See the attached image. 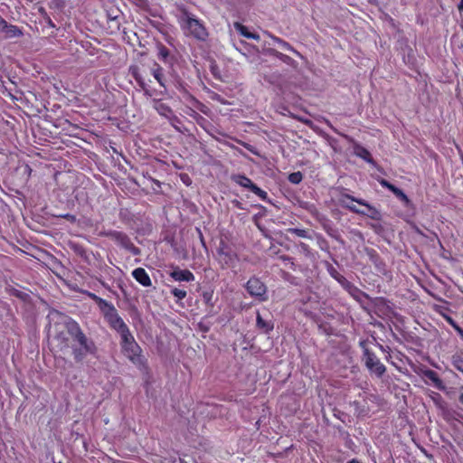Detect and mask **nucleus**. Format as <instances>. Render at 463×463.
<instances>
[{
    "label": "nucleus",
    "mask_w": 463,
    "mask_h": 463,
    "mask_svg": "<svg viewBox=\"0 0 463 463\" xmlns=\"http://www.w3.org/2000/svg\"><path fill=\"white\" fill-rule=\"evenodd\" d=\"M348 463H359V461H358V460H356V459H352V460H350Z\"/></svg>",
    "instance_id": "bb28decb"
},
{
    "label": "nucleus",
    "mask_w": 463,
    "mask_h": 463,
    "mask_svg": "<svg viewBox=\"0 0 463 463\" xmlns=\"http://www.w3.org/2000/svg\"><path fill=\"white\" fill-rule=\"evenodd\" d=\"M246 289L250 296L257 298L260 301H264L267 299L266 287L259 279L252 278L249 279V281L246 284Z\"/></svg>",
    "instance_id": "f03ea898"
},
{
    "label": "nucleus",
    "mask_w": 463,
    "mask_h": 463,
    "mask_svg": "<svg viewBox=\"0 0 463 463\" xmlns=\"http://www.w3.org/2000/svg\"><path fill=\"white\" fill-rule=\"evenodd\" d=\"M453 364L458 371L463 373V360L456 358L453 360Z\"/></svg>",
    "instance_id": "6ab92c4d"
},
{
    "label": "nucleus",
    "mask_w": 463,
    "mask_h": 463,
    "mask_svg": "<svg viewBox=\"0 0 463 463\" xmlns=\"http://www.w3.org/2000/svg\"><path fill=\"white\" fill-rule=\"evenodd\" d=\"M121 346L124 354L135 364L142 363V350L135 341L131 333L121 337Z\"/></svg>",
    "instance_id": "f257e3e1"
},
{
    "label": "nucleus",
    "mask_w": 463,
    "mask_h": 463,
    "mask_svg": "<svg viewBox=\"0 0 463 463\" xmlns=\"http://www.w3.org/2000/svg\"><path fill=\"white\" fill-rule=\"evenodd\" d=\"M0 33H3L5 38H16L22 35V31L0 17Z\"/></svg>",
    "instance_id": "423d86ee"
},
{
    "label": "nucleus",
    "mask_w": 463,
    "mask_h": 463,
    "mask_svg": "<svg viewBox=\"0 0 463 463\" xmlns=\"http://www.w3.org/2000/svg\"><path fill=\"white\" fill-rule=\"evenodd\" d=\"M133 277L135 279L140 283L144 287H150L152 282L151 279L146 273V271L143 268H137L133 270L132 272Z\"/></svg>",
    "instance_id": "9d476101"
},
{
    "label": "nucleus",
    "mask_w": 463,
    "mask_h": 463,
    "mask_svg": "<svg viewBox=\"0 0 463 463\" xmlns=\"http://www.w3.org/2000/svg\"><path fill=\"white\" fill-rule=\"evenodd\" d=\"M344 203H345V206L350 209L352 212H354L356 213H365L364 210H360V209H357L354 205L353 204H348L346 203L345 201Z\"/></svg>",
    "instance_id": "4be33fe9"
},
{
    "label": "nucleus",
    "mask_w": 463,
    "mask_h": 463,
    "mask_svg": "<svg viewBox=\"0 0 463 463\" xmlns=\"http://www.w3.org/2000/svg\"><path fill=\"white\" fill-rule=\"evenodd\" d=\"M449 320L450 324L454 326V328L460 334V335L463 336V330L458 326L454 324L451 319H449Z\"/></svg>",
    "instance_id": "393cba45"
},
{
    "label": "nucleus",
    "mask_w": 463,
    "mask_h": 463,
    "mask_svg": "<svg viewBox=\"0 0 463 463\" xmlns=\"http://www.w3.org/2000/svg\"><path fill=\"white\" fill-rule=\"evenodd\" d=\"M273 40L279 43L284 49L292 50V47L288 43L280 40L279 38L274 37Z\"/></svg>",
    "instance_id": "aec40b11"
},
{
    "label": "nucleus",
    "mask_w": 463,
    "mask_h": 463,
    "mask_svg": "<svg viewBox=\"0 0 463 463\" xmlns=\"http://www.w3.org/2000/svg\"><path fill=\"white\" fill-rule=\"evenodd\" d=\"M233 180L240 184L241 186L249 188L251 190L254 194L262 196L265 194V192H263L260 188H259L257 185H255L250 179L244 175H236L233 177Z\"/></svg>",
    "instance_id": "0eeeda50"
},
{
    "label": "nucleus",
    "mask_w": 463,
    "mask_h": 463,
    "mask_svg": "<svg viewBox=\"0 0 463 463\" xmlns=\"http://www.w3.org/2000/svg\"><path fill=\"white\" fill-rule=\"evenodd\" d=\"M459 401L463 404V393L459 396Z\"/></svg>",
    "instance_id": "cd10ccee"
},
{
    "label": "nucleus",
    "mask_w": 463,
    "mask_h": 463,
    "mask_svg": "<svg viewBox=\"0 0 463 463\" xmlns=\"http://www.w3.org/2000/svg\"><path fill=\"white\" fill-rule=\"evenodd\" d=\"M75 340L86 350L90 351V347L88 345V340L85 335L80 331L78 330L75 334Z\"/></svg>",
    "instance_id": "f8f14e48"
},
{
    "label": "nucleus",
    "mask_w": 463,
    "mask_h": 463,
    "mask_svg": "<svg viewBox=\"0 0 463 463\" xmlns=\"http://www.w3.org/2000/svg\"><path fill=\"white\" fill-rule=\"evenodd\" d=\"M289 232L298 235V237H307V232L301 229H289Z\"/></svg>",
    "instance_id": "a211bd4d"
},
{
    "label": "nucleus",
    "mask_w": 463,
    "mask_h": 463,
    "mask_svg": "<svg viewBox=\"0 0 463 463\" xmlns=\"http://www.w3.org/2000/svg\"><path fill=\"white\" fill-rule=\"evenodd\" d=\"M111 314L109 317V321L111 326L118 332L120 337L129 334V329L127 325L124 323L121 317H119L113 307H109Z\"/></svg>",
    "instance_id": "39448f33"
},
{
    "label": "nucleus",
    "mask_w": 463,
    "mask_h": 463,
    "mask_svg": "<svg viewBox=\"0 0 463 463\" xmlns=\"http://www.w3.org/2000/svg\"><path fill=\"white\" fill-rule=\"evenodd\" d=\"M272 53H274L275 55L279 56V55H281L280 53H279L278 52L276 51H272Z\"/></svg>",
    "instance_id": "c85d7f7f"
},
{
    "label": "nucleus",
    "mask_w": 463,
    "mask_h": 463,
    "mask_svg": "<svg viewBox=\"0 0 463 463\" xmlns=\"http://www.w3.org/2000/svg\"><path fill=\"white\" fill-rule=\"evenodd\" d=\"M399 199H401L403 203L406 205V206H410L411 205V200L409 199V197L399 188H397L396 186L392 189V191Z\"/></svg>",
    "instance_id": "ddd939ff"
},
{
    "label": "nucleus",
    "mask_w": 463,
    "mask_h": 463,
    "mask_svg": "<svg viewBox=\"0 0 463 463\" xmlns=\"http://www.w3.org/2000/svg\"><path fill=\"white\" fill-rule=\"evenodd\" d=\"M345 199L351 200L352 202H356L359 204L364 206L366 208V211H364L365 213H364V215H367L373 220H380V218H381L380 212L375 207L368 204L366 202H364L363 200H359V199H354L349 195L345 196Z\"/></svg>",
    "instance_id": "6e6552de"
},
{
    "label": "nucleus",
    "mask_w": 463,
    "mask_h": 463,
    "mask_svg": "<svg viewBox=\"0 0 463 463\" xmlns=\"http://www.w3.org/2000/svg\"><path fill=\"white\" fill-rule=\"evenodd\" d=\"M458 10L459 11H462L463 10V0L460 1L459 5H458Z\"/></svg>",
    "instance_id": "a878e982"
},
{
    "label": "nucleus",
    "mask_w": 463,
    "mask_h": 463,
    "mask_svg": "<svg viewBox=\"0 0 463 463\" xmlns=\"http://www.w3.org/2000/svg\"><path fill=\"white\" fill-rule=\"evenodd\" d=\"M184 28L190 34L199 40H204L207 36L205 27L197 19L187 18Z\"/></svg>",
    "instance_id": "7ed1b4c3"
},
{
    "label": "nucleus",
    "mask_w": 463,
    "mask_h": 463,
    "mask_svg": "<svg viewBox=\"0 0 463 463\" xmlns=\"http://www.w3.org/2000/svg\"><path fill=\"white\" fill-rule=\"evenodd\" d=\"M302 174L300 172H295L288 175V180L292 184H299L302 181Z\"/></svg>",
    "instance_id": "dca6fc26"
},
{
    "label": "nucleus",
    "mask_w": 463,
    "mask_h": 463,
    "mask_svg": "<svg viewBox=\"0 0 463 463\" xmlns=\"http://www.w3.org/2000/svg\"><path fill=\"white\" fill-rule=\"evenodd\" d=\"M159 55L162 57V58H166L168 56V52L167 50L165 48V47H160L159 48Z\"/></svg>",
    "instance_id": "b1692460"
},
{
    "label": "nucleus",
    "mask_w": 463,
    "mask_h": 463,
    "mask_svg": "<svg viewBox=\"0 0 463 463\" xmlns=\"http://www.w3.org/2000/svg\"><path fill=\"white\" fill-rule=\"evenodd\" d=\"M354 153L356 156L364 158L365 161L371 162V155L365 148L357 146L354 148Z\"/></svg>",
    "instance_id": "4468645a"
},
{
    "label": "nucleus",
    "mask_w": 463,
    "mask_h": 463,
    "mask_svg": "<svg viewBox=\"0 0 463 463\" xmlns=\"http://www.w3.org/2000/svg\"><path fill=\"white\" fill-rule=\"evenodd\" d=\"M380 184L383 186V187H386L387 189H389L391 192L392 191V189L395 187L393 184H390L389 182H387L386 180H382L380 182Z\"/></svg>",
    "instance_id": "5701e85b"
},
{
    "label": "nucleus",
    "mask_w": 463,
    "mask_h": 463,
    "mask_svg": "<svg viewBox=\"0 0 463 463\" xmlns=\"http://www.w3.org/2000/svg\"><path fill=\"white\" fill-rule=\"evenodd\" d=\"M172 294L178 299H183L186 297V291L179 288H174Z\"/></svg>",
    "instance_id": "f3484780"
},
{
    "label": "nucleus",
    "mask_w": 463,
    "mask_h": 463,
    "mask_svg": "<svg viewBox=\"0 0 463 463\" xmlns=\"http://www.w3.org/2000/svg\"><path fill=\"white\" fill-rule=\"evenodd\" d=\"M152 73L155 79L160 83V85L164 86L162 68L159 65L155 64V67L152 69Z\"/></svg>",
    "instance_id": "2eb2a0df"
},
{
    "label": "nucleus",
    "mask_w": 463,
    "mask_h": 463,
    "mask_svg": "<svg viewBox=\"0 0 463 463\" xmlns=\"http://www.w3.org/2000/svg\"><path fill=\"white\" fill-rule=\"evenodd\" d=\"M257 325L260 327H267L268 329H270V327L267 326L266 322L263 320L260 314L257 315Z\"/></svg>",
    "instance_id": "412c9836"
},
{
    "label": "nucleus",
    "mask_w": 463,
    "mask_h": 463,
    "mask_svg": "<svg viewBox=\"0 0 463 463\" xmlns=\"http://www.w3.org/2000/svg\"><path fill=\"white\" fill-rule=\"evenodd\" d=\"M364 360L366 367L377 376H382L385 372V366L371 354L368 350L364 352Z\"/></svg>",
    "instance_id": "20e7f679"
},
{
    "label": "nucleus",
    "mask_w": 463,
    "mask_h": 463,
    "mask_svg": "<svg viewBox=\"0 0 463 463\" xmlns=\"http://www.w3.org/2000/svg\"><path fill=\"white\" fill-rule=\"evenodd\" d=\"M234 28L244 37L253 39L256 41L260 40V35L257 33H250L248 28L240 23H234Z\"/></svg>",
    "instance_id": "9b49d317"
},
{
    "label": "nucleus",
    "mask_w": 463,
    "mask_h": 463,
    "mask_svg": "<svg viewBox=\"0 0 463 463\" xmlns=\"http://www.w3.org/2000/svg\"><path fill=\"white\" fill-rule=\"evenodd\" d=\"M170 277L175 281H194V276L188 269H180L179 268H175L173 271L170 273Z\"/></svg>",
    "instance_id": "1a4fd4ad"
}]
</instances>
